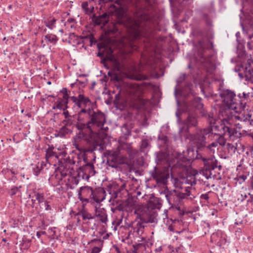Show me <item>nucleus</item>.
Listing matches in <instances>:
<instances>
[{
  "instance_id": "nucleus-1",
  "label": "nucleus",
  "mask_w": 253,
  "mask_h": 253,
  "mask_svg": "<svg viewBox=\"0 0 253 253\" xmlns=\"http://www.w3.org/2000/svg\"><path fill=\"white\" fill-rule=\"evenodd\" d=\"M78 120L77 127L79 132L74 143L76 148L80 152L85 151L83 140L94 146H99L100 140L106 137L108 130L104 113L90 108L82 109L78 112Z\"/></svg>"
},
{
  "instance_id": "nucleus-2",
  "label": "nucleus",
  "mask_w": 253,
  "mask_h": 253,
  "mask_svg": "<svg viewBox=\"0 0 253 253\" xmlns=\"http://www.w3.org/2000/svg\"><path fill=\"white\" fill-rule=\"evenodd\" d=\"M234 96H235V93L229 90H224L221 94L223 106L219 111L220 120L215 121L212 116H211V115H209V121L211 126L224 124L226 126L234 130L233 134L230 136L225 134H214L218 136L217 141L212 142L206 148L210 155L214 154L218 150V144L226 146L227 143L224 137L226 138L232 139V138L239 137L241 135V133L234 128L235 126L239 128L241 127V125L237 123V121L240 120V117L236 115L233 114L230 110L231 109L236 112L239 111L245 105V102H238L235 99H234Z\"/></svg>"
},
{
  "instance_id": "nucleus-3",
  "label": "nucleus",
  "mask_w": 253,
  "mask_h": 253,
  "mask_svg": "<svg viewBox=\"0 0 253 253\" xmlns=\"http://www.w3.org/2000/svg\"><path fill=\"white\" fill-rule=\"evenodd\" d=\"M130 4L133 6L135 11L133 14L134 17L127 15L123 11L118 16V22L125 25L129 31L130 36L132 40L140 39L142 36L140 29L143 22L147 20V16L142 10L140 3L142 1L149 2L150 0H130Z\"/></svg>"
},
{
  "instance_id": "nucleus-4",
  "label": "nucleus",
  "mask_w": 253,
  "mask_h": 253,
  "mask_svg": "<svg viewBox=\"0 0 253 253\" xmlns=\"http://www.w3.org/2000/svg\"><path fill=\"white\" fill-rule=\"evenodd\" d=\"M175 115L178 119V122L180 121V115L182 112L187 113V117L184 121V126L179 129L181 133L183 131L188 132L191 126H196L198 124L197 112L203 107V104L201 102V98L194 97L192 98H187L185 100L179 101V105Z\"/></svg>"
},
{
  "instance_id": "nucleus-5",
  "label": "nucleus",
  "mask_w": 253,
  "mask_h": 253,
  "mask_svg": "<svg viewBox=\"0 0 253 253\" xmlns=\"http://www.w3.org/2000/svg\"><path fill=\"white\" fill-rule=\"evenodd\" d=\"M234 130L224 124L212 125L203 129L198 131L195 134L191 135L189 138V143L191 146L196 149L197 152L206 149V139L211 137L213 134H225L229 136L233 135Z\"/></svg>"
},
{
  "instance_id": "nucleus-6",
  "label": "nucleus",
  "mask_w": 253,
  "mask_h": 253,
  "mask_svg": "<svg viewBox=\"0 0 253 253\" xmlns=\"http://www.w3.org/2000/svg\"><path fill=\"white\" fill-rule=\"evenodd\" d=\"M215 58L213 55L209 53L207 49H201L197 55H195L193 62L189 64V68H193L195 66L198 68H204L210 71L214 68Z\"/></svg>"
},
{
  "instance_id": "nucleus-7",
  "label": "nucleus",
  "mask_w": 253,
  "mask_h": 253,
  "mask_svg": "<svg viewBox=\"0 0 253 253\" xmlns=\"http://www.w3.org/2000/svg\"><path fill=\"white\" fill-rule=\"evenodd\" d=\"M185 77L186 74H182L176 80L177 84L174 89V95L178 105L179 101L196 97L192 89L193 85L191 83L187 84L184 88H181V84L185 81Z\"/></svg>"
},
{
  "instance_id": "nucleus-8",
  "label": "nucleus",
  "mask_w": 253,
  "mask_h": 253,
  "mask_svg": "<svg viewBox=\"0 0 253 253\" xmlns=\"http://www.w3.org/2000/svg\"><path fill=\"white\" fill-rule=\"evenodd\" d=\"M250 93H246L245 92H243L242 93H239L238 96H236L235 94V96H234V99H235L238 102H245V104L243 105V107H242L239 111H235L233 109H231V111H232L233 114L236 115L240 117V120L237 121V123H239L240 125H241V127L240 128L243 127V126H246L248 127V130H251V127L253 126V120L250 119L251 116L248 114L246 116H240L238 113L241 112V110L244 109L245 108L246 104L247 103V101L248 98H249Z\"/></svg>"
},
{
  "instance_id": "nucleus-9",
  "label": "nucleus",
  "mask_w": 253,
  "mask_h": 253,
  "mask_svg": "<svg viewBox=\"0 0 253 253\" xmlns=\"http://www.w3.org/2000/svg\"><path fill=\"white\" fill-rule=\"evenodd\" d=\"M103 192H96L88 186L81 187L78 193L81 200L92 204H99L104 199Z\"/></svg>"
},
{
  "instance_id": "nucleus-10",
  "label": "nucleus",
  "mask_w": 253,
  "mask_h": 253,
  "mask_svg": "<svg viewBox=\"0 0 253 253\" xmlns=\"http://www.w3.org/2000/svg\"><path fill=\"white\" fill-rule=\"evenodd\" d=\"M196 184L195 178L190 176L184 179L181 187V191L179 193L183 195V199H186L190 200L195 198L192 194L191 187Z\"/></svg>"
},
{
  "instance_id": "nucleus-11",
  "label": "nucleus",
  "mask_w": 253,
  "mask_h": 253,
  "mask_svg": "<svg viewBox=\"0 0 253 253\" xmlns=\"http://www.w3.org/2000/svg\"><path fill=\"white\" fill-rule=\"evenodd\" d=\"M149 173L152 178L159 185L166 184L167 179L169 178L168 171L161 168L155 167Z\"/></svg>"
},
{
  "instance_id": "nucleus-12",
  "label": "nucleus",
  "mask_w": 253,
  "mask_h": 253,
  "mask_svg": "<svg viewBox=\"0 0 253 253\" xmlns=\"http://www.w3.org/2000/svg\"><path fill=\"white\" fill-rule=\"evenodd\" d=\"M183 195L179 193L178 190H173L168 192L165 194L166 199L169 204L171 206L178 205L183 199Z\"/></svg>"
},
{
  "instance_id": "nucleus-13",
  "label": "nucleus",
  "mask_w": 253,
  "mask_h": 253,
  "mask_svg": "<svg viewBox=\"0 0 253 253\" xmlns=\"http://www.w3.org/2000/svg\"><path fill=\"white\" fill-rule=\"evenodd\" d=\"M70 100L77 105L81 111L82 109L90 108V102L89 99L83 94H79L78 97L71 96Z\"/></svg>"
},
{
  "instance_id": "nucleus-14",
  "label": "nucleus",
  "mask_w": 253,
  "mask_h": 253,
  "mask_svg": "<svg viewBox=\"0 0 253 253\" xmlns=\"http://www.w3.org/2000/svg\"><path fill=\"white\" fill-rule=\"evenodd\" d=\"M240 78L245 79L247 83L253 84V67L250 64L247 65L242 72L238 74Z\"/></svg>"
},
{
  "instance_id": "nucleus-15",
  "label": "nucleus",
  "mask_w": 253,
  "mask_h": 253,
  "mask_svg": "<svg viewBox=\"0 0 253 253\" xmlns=\"http://www.w3.org/2000/svg\"><path fill=\"white\" fill-rule=\"evenodd\" d=\"M127 93L134 99L139 100L141 95V90L139 86L135 84H128Z\"/></svg>"
},
{
  "instance_id": "nucleus-16",
  "label": "nucleus",
  "mask_w": 253,
  "mask_h": 253,
  "mask_svg": "<svg viewBox=\"0 0 253 253\" xmlns=\"http://www.w3.org/2000/svg\"><path fill=\"white\" fill-rule=\"evenodd\" d=\"M35 197L38 202V204L41 209H44L45 211H50L51 206L49 205V202L46 201L42 194L35 192Z\"/></svg>"
},
{
  "instance_id": "nucleus-17",
  "label": "nucleus",
  "mask_w": 253,
  "mask_h": 253,
  "mask_svg": "<svg viewBox=\"0 0 253 253\" xmlns=\"http://www.w3.org/2000/svg\"><path fill=\"white\" fill-rule=\"evenodd\" d=\"M92 21L96 25L105 26L109 21V15L106 13L99 16L94 15Z\"/></svg>"
},
{
  "instance_id": "nucleus-18",
  "label": "nucleus",
  "mask_w": 253,
  "mask_h": 253,
  "mask_svg": "<svg viewBox=\"0 0 253 253\" xmlns=\"http://www.w3.org/2000/svg\"><path fill=\"white\" fill-rule=\"evenodd\" d=\"M68 180L69 182L70 188L71 189H73L78 184L80 179L77 175V172H75L73 174L69 175Z\"/></svg>"
},
{
  "instance_id": "nucleus-19",
  "label": "nucleus",
  "mask_w": 253,
  "mask_h": 253,
  "mask_svg": "<svg viewBox=\"0 0 253 253\" xmlns=\"http://www.w3.org/2000/svg\"><path fill=\"white\" fill-rule=\"evenodd\" d=\"M196 158L198 159H201L203 161L204 164V168H208L209 167V168L213 169L212 166V163L213 162V158H212V157L209 158H205L203 157L202 155L200 154H197Z\"/></svg>"
},
{
  "instance_id": "nucleus-20",
  "label": "nucleus",
  "mask_w": 253,
  "mask_h": 253,
  "mask_svg": "<svg viewBox=\"0 0 253 253\" xmlns=\"http://www.w3.org/2000/svg\"><path fill=\"white\" fill-rule=\"evenodd\" d=\"M161 207V204L158 198H154L150 200L147 204V209H151L152 211L155 209H160Z\"/></svg>"
},
{
  "instance_id": "nucleus-21",
  "label": "nucleus",
  "mask_w": 253,
  "mask_h": 253,
  "mask_svg": "<svg viewBox=\"0 0 253 253\" xmlns=\"http://www.w3.org/2000/svg\"><path fill=\"white\" fill-rule=\"evenodd\" d=\"M157 214L156 211H152L147 214L146 218L143 219V220L146 223H155L157 222Z\"/></svg>"
},
{
  "instance_id": "nucleus-22",
  "label": "nucleus",
  "mask_w": 253,
  "mask_h": 253,
  "mask_svg": "<svg viewBox=\"0 0 253 253\" xmlns=\"http://www.w3.org/2000/svg\"><path fill=\"white\" fill-rule=\"evenodd\" d=\"M79 214L81 215L82 217L84 220H87V221L85 222V223L89 225L90 223V220L93 219L94 218V216L92 215L90 213L88 212L85 210L82 211L81 212L79 213Z\"/></svg>"
},
{
  "instance_id": "nucleus-23",
  "label": "nucleus",
  "mask_w": 253,
  "mask_h": 253,
  "mask_svg": "<svg viewBox=\"0 0 253 253\" xmlns=\"http://www.w3.org/2000/svg\"><path fill=\"white\" fill-rule=\"evenodd\" d=\"M91 242L95 243L99 246L92 248L91 253H99L102 250L103 241L94 239L91 240Z\"/></svg>"
},
{
  "instance_id": "nucleus-24",
  "label": "nucleus",
  "mask_w": 253,
  "mask_h": 253,
  "mask_svg": "<svg viewBox=\"0 0 253 253\" xmlns=\"http://www.w3.org/2000/svg\"><path fill=\"white\" fill-rule=\"evenodd\" d=\"M108 161H111L114 163L118 164L120 162L121 156L118 151L113 152L108 157Z\"/></svg>"
},
{
  "instance_id": "nucleus-25",
  "label": "nucleus",
  "mask_w": 253,
  "mask_h": 253,
  "mask_svg": "<svg viewBox=\"0 0 253 253\" xmlns=\"http://www.w3.org/2000/svg\"><path fill=\"white\" fill-rule=\"evenodd\" d=\"M58 38L57 37L53 34H47L44 36V40H42V42L44 41L46 42H49L52 44H55Z\"/></svg>"
},
{
  "instance_id": "nucleus-26",
  "label": "nucleus",
  "mask_w": 253,
  "mask_h": 253,
  "mask_svg": "<svg viewBox=\"0 0 253 253\" xmlns=\"http://www.w3.org/2000/svg\"><path fill=\"white\" fill-rule=\"evenodd\" d=\"M56 19L55 18L47 19L44 21V24L46 27L52 30L55 27Z\"/></svg>"
},
{
  "instance_id": "nucleus-27",
  "label": "nucleus",
  "mask_w": 253,
  "mask_h": 253,
  "mask_svg": "<svg viewBox=\"0 0 253 253\" xmlns=\"http://www.w3.org/2000/svg\"><path fill=\"white\" fill-rule=\"evenodd\" d=\"M84 167L85 168V172H87L89 177L95 174V171L94 170V166L92 164H87Z\"/></svg>"
},
{
  "instance_id": "nucleus-28",
  "label": "nucleus",
  "mask_w": 253,
  "mask_h": 253,
  "mask_svg": "<svg viewBox=\"0 0 253 253\" xmlns=\"http://www.w3.org/2000/svg\"><path fill=\"white\" fill-rule=\"evenodd\" d=\"M96 216L103 223H106L107 221V215L104 211H98L96 213Z\"/></svg>"
},
{
  "instance_id": "nucleus-29",
  "label": "nucleus",
  "mask_w": 253,
  "mask_h": 253,
  "mask_svg": "<svg viewBox=\"0 0 253 253\" xmlns=\"http://www.w3.org/2000/svg\"><path fill=\"white\" fill-rule=\"evenodd\" d=\"M212 169H213L209 168V167L208 168H204L203 169H202L200 171V174L202 175L203 176L205 177V178L207 179H208L210 178H211V170Z\"/></svg>"
},
{
  "instance_id": "nucleus-30",
  "label": "nucleus",
  "mask_w": 253,
  "mask_h": 253,
  "mask_svg": "<svg viewBox=\"0 0 253 253\" xmlns=\"http://www.w3.org/2000/svg\"><path fill=\"white\" fill-rule=\"evenodd\" d=\"M76 172L80 178L82 177V179H85L86 180H88L89 178L88 174H87V172H85V168L84 167H83L82 169L77 171Z\"/></svg>"
},
{
  "instance_id": "nucleus-31",
  "label": "nucleus",
  "mask_w": 253,
  "mask_h": 253,
  "mask_svg": "<svg viewBox=\"0 0 253 253\" xmlns=\"http://www.w3.org/2000/svg\"><path fill=\"white\" fill-rule=\"evenodd\" d=\"M225 149H226L228 154L230 155H232L235 154L236 150V147L232 144L229 143L226 144Z\"/></svg>"
},
{
  "instance_id": "nucleus-32",
  "label": "nucleus",
  "mask_w": 253,
  "mask_h": 253,
  "mask_svg": "<svg viewBox=\"0 0 253 253\" xmlns=\"http://www.w3.org/2000/svg\"><path fill=\"white\" fill-rule=\"evenodd\" d=\"M68 103L67 100H65L64 102L63 101H57L55 103L54 106L53 107V109H57L59 110H64L65 106Z\"/></svg>"
},
{
  "instance_id": "nucleus-33",
  "label": "nucleus",
  "mask_w": 253,
  "mask_h": 253,
  "mask_svg": "<svg viewBox=\"0 0 253 253\" xmlns=\"http://www.w3.org/2000/svg\"><path fill=\"white\" fill-rule=\"evenodd\" d=\"M149 142L147 139H143L141 141L140 150L141 152L145 153L149 146Z\"/></svg>"
},
{
  "instance_id": "nucleus-34",
  "label": "nucleus",
  "mask_w": 253,
  "mask_h": 253,
  "mask_svg": "<svg viewBox=\"0 0 253 253\" xmlns=\"http://www.w3.org/2000/svg\"><path fill=\"white\" fill-rule=\"evenodd\" d=\"M88 6V3L86 1L83 2L82 4V7L83 9L85 11L86 13H91L92 9H93V7H92L91 9L89 8Z\"/></svg>"
},
{
  "instance_id": "nucleus-35",
  "label": "nucleus",
  "mask_w": 253,
  "mask_h": 253,
  "mask_svg": "<svg viewBox=\"0 0 253 253\" xmlns=\"http://www.w3.org/2000/svg\"><path fill=\"white\" fill-rule=\"evenodd\" d=\"M55 154L50 149H48L46 151L45 154V159L47 162L49 161V159L52 157L55 156Z\"/></svg>"
},
{
  "instance_id": "nucleus-36",
  "label": "nucleus",
  "mask_w": 253,
  "mask_h": 253,
  "mask_svg": "<svg viewBox=\"0 0 253 253\" xmlns=\"http://www.w3.org/2000/svg\"><path fill=\"white\" fill-rule=\"evenodd\" d=\"M146 247L144 245L140 244L138 245L137 248L136 250V253H139L140 252H143L142 253H147L146 252Z\"/></svg>"
},
{
  "instance_id": "nucleus-37",
  "label": "nucleus",
  "mask_w": 253,
  "mask_h": 253,
  "mask_svg": "<svg viewBox=\"0 0 253 253\" xmlns=\"http://www.w3.org/2000/svg\"><path fill=\"white\" fill-rule=\"evenodd\" d=\"M21 187V186L18 187H13L11 189L10 194L11 196H13L18 192L20 193V188Z\"/></svg>"
},
{
  "instance_id": "nucleus-38",
  "label": "nucleus",
  "mask_w": 253,
  "mask_h": 253,
  "mask_svg": "<svg viewBox=\"0 0 253 253\" xmlns=\"http://www.w3.org/2000/svg\"><path fill=\"white\" fill-rule=\"evenodd\" d=\"M159 139L160 140H162L165 145H166L167 146L168 145V138L167 136H165L163 134L160 135L159 136Z\"/></svg>"
},
{
  "instance_id": "nucleus-39",
  "label": "nucleus",
  "mask_w": 253,
  "mask_h": 253,
  "mask_svg": "<svg viewBox=\"0 0 253 253\" xmlns=\"http://www.w3.org/2000/svg\"><path fill=\"white\" fill-rule=\"evenodd\" d=\"M62 92L63 94V98L65 100H67L68 99V98L70 99V97L71 96H70V97L69 96V95L68 94V92L66 88H63L62 89Z\"/></svg>"
},
{
  "instance_id": "nucleus-40",
  "label": "nucleus",
  "mask_w": 253,
  "mask_h": 253,
  "mask_svg": "<svg viewBox=\"0 0 253 253\" xmlns=\"http://www.w3.org/2000/svg\"><path fill=\"white\" fill-rule=\"evenodd\" d=\"M210 193H211V192H209L207 193L202 194L200 196V198L202 200H208L209 199V194Z\"/></svg>"
},
{
  "instance_id": "nucleus-41",
  "label": "nucleus",
  "mask_w": 253,
  "mask_h": 253,
  "mask_svg": "<svg viewBox=\"0 0 253 253\" xmlns=\"http://www.w3.org/2000/svg\"><path fill=\"white\" fill-rule=\"evenodd\" d=\"M148 77L143 75H140L137 77H136V79L137 80H147Z\"/></svg>"
},
{
  "instance_id": "nucleus-42",
  "label": "nucleus",
  "mask_w": 253,
  "mask_h": 253,
  "mask_svg": "<svg viewBox=\"0 0 253 253\" xmlns=\"http://www.w3.org/2000/svg\"><path fill=\"white\" fill-rule=\"evenodd\" d=\"M33 170H34V174L35 175L38 176L40 172V169L37 167L36 168H34Z\"/></svg>"
},
{
  "instance_id": "nucleus-43",
  "label": "nucleus",
  "mask_w": 253,
  "mask_h": 253,
  "mask_svg": "<svg viewBox=\"0 0 253 253\" xmlns=\"http://www.w3.org/2000/svg\"><path fill=\"white\" fill-rule=\"evenodd\" d=\"M239 179H242L243 181H245L247 179V176L246 175L242 174L239 176Z\"/></svg>"
},
{
  "instance_id": "nucleus-44",
  "label": "nucleus",
  "mask_w": 253,
  "mask_h": 253,
  "mask_svg": "<svg viewBox=\"0 0 253 253\" xmlns=\"http://www.w3.org/2000/svg\"><path fill=\"white\" fill-rule=\"evenodd\" d=\"M64 112L63 113V115L64 116L65 118L66 119H67L69 117V113L67 111H66L65 109L63 110Z\"/></svg>"
},
{
  "instance_id": "nucleus-45",
  "label": "nucleus",
  "mask_w": 253,
  "mask_h": 253,
  "mask_svg": "<svg viewBox=\"0 0 253 253\" xmlns=\"http://www.w3.org/2000/svg\"><path fill=\"white\" fill-rule=\"evenodd\" d=\"M192 15V12L191 10L187 11L186 13V16L189 18Z\"/></svg>"
},
{
  "instance_id": "nucleus-46",
  "label": "nucleus",
  "mask_w": 253,
  "mask_h": 253,
  "mask_svg": "<svg viewBox=\"0 0 253 253\" xmlns=\"http://www.w3.org/2000/svg\"><path fill=\"white\" fill-rule=\"evenodd\" d=\"M44 233H45L44 232H37V234H36V235L39 238H40V237L41 236V235L42 234H43Z\"/></svg>"
},
{
  "instance_id": "nucleus-47",
  "label": "nucleus",
  "mask_w": 253,
  "mask_h": 253,
  "mask_svg": "<svg viewBox=\"0 0 253 253\" xmlns=\"http://www.w3.org/2000/svg\"><path fill=\"white\" fill-rule=\"evenodd\" d=\"M251 187L252 189L253 190V176L251 177Z\"/></svg>"
},
{
  "instance_id": "nucleus-48",
  "label": "nucleus",
  "mask_w": 253,
  "mask_h": 253,
  "mask_svg": "<svg viewBox=\"0 0 253 253\" xmlns=\"http://www.w3.org/2000/svg\"><path fill=\"white\" fill-rule=\"evenodd\" d=\"M64 122H66V123H65V125L71 124V122L70 121V120L69 119L67 120H64Z\"/></svg>"
},
{
  "instance_id": "nucleus-49",
  "label": "nucleus",
  "mask_w": 253,
  "mask_h": 253,
  "mask_svg": "<svg viewBox=\"0 0 253 253\" xmlns=\"http://www.w3.org/2000/svg\"><path fill=\"white\" fill-rule=\"evenodd\" d=\"M247 47L249 49H253V48L251 47V43L250 42H248Z\"/></svg>"
},
{
  "instance_id": "nucleus-50",
  "label": "nucleus",
  "mask_w": 253,
  "mask_h": 253,
  "mask_svg": "<svg viewBox=\"0 0 253 253\" xmlns=\"http://www.w3.org/2000/svg\"><path fill=\"white\" fill-rule=\"evenodd\" d=\"M130 46L132 47V48H133L134 49H136V48L135 47V45L133 44V43H130Z\"/></svg>"
},
{
  "instance_id": "nucleus-51",
  "label": "nucleus",
  "mask_w": 253,
  "mask_h": 253,
  "mask_svg": "<svg viewBox=\"0 0 253 253\" xmlns=\"http://www.w3.org/2000/svg\"><path fill=\"white\" fill-rule=\"evenodd\" d=\"M201 115L203 116L206 115V114H205V112L204 110H202L201 111Z\"/></svg>"
},
{
  "instance_id": "nucleus-52",
  "label": "nucleus",
  "mask_w": 253,
  "mask_h": 253,
  "mask_svg": "<svg viewBox=\"0 0 253 253\" xmlns=\"http://www.w3.org/2000/svg\"><path fill=\"white\" fill-rule=\"evenodd\" d=\"M68 21H69V22H74L75 20L74 19H68Z\"/></svg>"
},
{
  "instance_id": "nucleus-53",
  "label": "nucleus",
  "mask_w": 253,
  "mask_h": 253,
  "mask_svg": "<svg viewBox=\"0 0 253 253\" xmlns=\"http://www.w3.org/2000/svg\"><path fill=\"white\" fill-rule=\"evenodd\" d=\"M11 172L12 173V174L15 175V174H17V172H16L15 171L12 170H11Z\"/></svg>"
},
{
  "instance_id": "nucleus-54",
  "label": "nucleus",
  "mask_w": 253,
  "mask_h": 253,
  "mask_svg": "<svg viewBox=\"0 0 253 253\" xmlns=\"http://www.w3.org/2000/svg\"><path fill=\"white\" fill-rule=\"evenodd\" d=\"M169 229L170 231H173V228L171 226H169Z\"/></svg>"
},
{
  "instance_id": "nucleus-55",
  "label": "nucleus",
  "mask_w": 253,
  "mask_h": 253,
  "mask_svg": "<svg viewBox=\"0 0 253 253\" xmlns=\"http://www.w3.org/2000/svg\"><path fill=\"white\" fill-rule=\"evenodd\" d=\"M36 199H32V202H33V203H34L36 201Z\"/></svg>"
},
{
  "instance_id": "nucleus-56",
  "label": "nucleus",
  "mask_w": 253,
  "mask_h": 253,
  "mask_svg": "<svg viewBox=\"0 0 253 253\" xmlns=\"http://www.w3.org/2000/svg\"><path fill=\"white\" fill-rule=\"evenodd\" d=\"M160 77V76L159 75H158L157 74L156 75V78H159Z\"/></svg>"
},
{
  "instance_id": "nucleus-57",
  "label": "nucleus",
  "mask_w": 253,
  "mask_h": 253,
  "mask_svg": "<svg viewBox=\"0 0 253 253\" xmlns=\"http://www.w3.org/2000/svg\"><path fill=\"white\" fill-rule=\"evenodd\" d=\"M249 195L251 196V198L252 199L253 198V195H251L250 194H249Z\"/></svg>"
},
{
  "instance_id": "nucleus-58",
  "label": "nucleus",
  "mask_w": 253,
  "mask_h": 253,
  "mask_svg": "<svg viewBox=\"0 0 253 253\" xmlns=\"http://www.w3.org/2000/svg\"><path fill=\"white\" fill-rule=\"evenodd\" d=\"M140 231V229L137 230V232L139 234V232Z\"/></svg>"
},
{
  "instance_id": "nucleus-59",
  "label": "nucleus",
  "mask_w": 253,
  "mask_h": 253,
  "mask_svg": "<svg viewBox=\"0 0 253 253\" xmlns=\"http://www.w3.org/2000/svg\"><path fill=\"white\" fill-rule=\"evenodd\" d=\"M2 240H3V241H4V242H6V240H5V239H2Z\"/></svg>"
},
{
  "instance_id": "nucleus-60",
  "label": "nucleus",
  "mask_w": 253,
  "mask_h": 253,
  "mask_svg": "<svg viewBox=\"0 0 253 253\" xmlns=\"http://www.w3.org/2000/svg\"><path fill=\"white\" fill-rule=\"evenodd\" d=\"M247 196L246 194H245V196H244L245 198H247Z\"/></svg>"
},
{
  "instance_id": "nucleus-61",
  "label": "nucleus",
  "mask_w": 253,
  "mask_h": 253,
  "mask_svg": "<svg viewBox=\"0 0 253 253\" xmlns=\"http://www.w3.org/2000/svg\"><path fill=\"white\" fill-rule=\"evenodd\" d=\"M119 224H120L119 222H118V223H117V225H119Z\"/></svg>"
},
{
  "instance_id": "nucleus-62",
  "label": "nucleus",
  "mask_w": 253,
  "mask_h": 253,
  "mask_svg": "<svg viewBox=\"0 0 253 253\" xmlns=\"http://www.w3.org/2000/svg\"><path fill=\"white\" fill-rule=\"evenodd\" d=\"M48 84H51L50 82H48Z\"/></svg>"
},
{
  "instance_id": "nucleus-63",
  "label": "nucleus",
  "mask_w": 253,
  "mask_h": 253,
  "mask_svg": "<svg viewBox=\"0 0 253 253\" xmlns=\"http://www.w3.org/2000/svg\"><path fill=\"white\" fill-rule=\"evenodd\" d=\"M74 85V84H72L71 86H73Z\"/></svg>"
}]
</instances>
